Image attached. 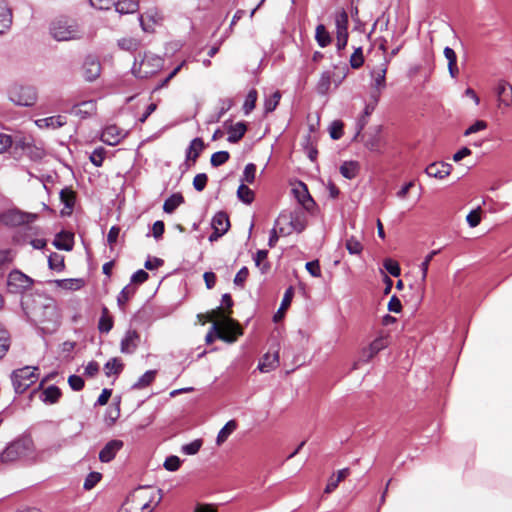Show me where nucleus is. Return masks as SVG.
<instances>
[{"label": "nucleus", "instance_id": "obj_14", "mask_svg": "<svg viewBox=\"0 0 512 512\" xmlns=\"http://www.w3.org/2000/svg\"><path fill=\"white\" fill-rule=\"evenodd\" d=\"M125 136L126 132L123 129L116 125H108L102 131L101 140L110 146H114L117 145Z\"/></svg>", "mask_w": 512, "mask_h": 512}, {"label": "nucleus", "instance_id": "obj_22", "mask_svg": "<svg viewBox=\"0 0 512 512\" xmlns=\"http://www.w3.org/2000/svg\"><path fill=\"white\" fill-rule=\"evenodd\" d=\"M386 72H387V61L382 63L379 67H377L376 69H374L371 72V75L373 78L372 86L378 92H380L386 86Z\"/></svg>", "mask_w": 512, "mask_h": 512}, {"label": "nucleus", "instance_id": "obj_47", "mask_svg": "<svg viewBox=\"0 0 512 512\" xmlns=\"http://www.w3.org/2000/svg\"><path fill=\"white\" fill-rule=\"evenodd\" d=\"M48 265L50 269L60 272L65 267L64 257L58 253H51L48 257Z\"/></svg>", "mask_w": 512, "mask_h": 512}, {"label": "nucleus", "instance_id": "obj_38", "mask_svg": "<svg viewBox=\"0 0 512 512\" xmlns=\"http://www.w3.org/2000/svg\"><path fill=\"white\" fill-rule=\"evenodd\" d=\"M113 328V318L109 315L108 309L104 307L102 309V315L98 322V329L100 333H109Z\"/></svg>", "mask_w": 512, "mask_h": 512}, {"label": "nucleus", "instance_id": "obj_37", "mask_svg": "<svg viewBox=\"0 0 512 512\" xmlns=\"http://www.w3.org/2000/svg\"><path fill=\"white\" fill-rule=\"evenodd\" d=\"M331 83H333L331 72H329V71L323 72L321 74V76L318 80L317 86H316L318 94H320V95L328 94V92L330 90Z\"/></svg>", "mask_w": 512, "mask_h": 512}, {"label": "nucleus", "instance_id": "obj_39", "mask_svg": "<svg viewBox=\"0 0 512 512\" xmlns=\"http://www.w3.org/2000/svg\"><path fill=\"white\" fill-rule=\"evenodd\" d=\"M123 363L119 358H112L104 365V371L106 376L119 375L123 370Z\"/></svg>", "mask_w": 512, "mask_h": 512}, {"label": "nucleus", "instance_id": "obj_46", "mask_svg": "<svg viewBox=\"0 0 512 512\" xmlns=\"http://www.w3.org/2000/svg\"><path fill=\"white\" fill-rule=\"evenodd\" d=\"M10 346V336L8 331L0 324V359H2Z\"/></svg>", "mask_w": 512, "mask_h": 512}, {"label": "nucleus", "instance_id": "obj_30", "mask_svg": "<svg viewBox=\"0 0 512 512\" xmlns=\"http://www.w3.org/2000/svg\"><path fill=\"white\" fill-rule=\"evenodd\" d=\"M60 397L61 390L55 385L48 386L41 394V400L46 404H54L58 402Z\"/></svg>", "mask_w": 512, "mask_h": 512}, {"label": "nucleus", "instance_id": "obj_21", "mask_svg": "<svg viewBox=\"0 0 512 512\" xmlns=\"http://www.w3.org/2000/svg\"><path fill=\"white\" fill-rule=\"evenodd\" d=\"M101 73V65L94 57H87L84 62V76L88 81H94Z\"/></svg>", "mask_w": 512, "mask_h": 512}, {"label": "nucleus", "instance_id": "obj_23", "mask_svg": "<svg viewBox=\"0 0 512 512\" xmlns=\"http://www.w3.org/2000/svg\"><path fill=\"white\" fill-rule=\"evenodd\" d=\"M279 365V354L278 352L274 353H266L261 358L258 369L262 373H268L272 370H274Z\"/></svg>", "mask_w": 512, "mask_h": 512}, {"label": "nucleus", "instance_id": "obj_20", "mask_svg": "<svg viewBox=\"0 0 512 512\" xmlns=\"http://www.w3.org/2000/svg\"><path fill=\"white\" fill-rule=\"evenodd\" d=\"M97 110V104L95 100H86L81 103L74 105L71 109V113L80 118H87L93 115Z\"/></svg>", "mask_w": 512, "mask_h": 512}, {"label": "nucleus", "instance_id": "obj_1", "mask_svg": "<svg viewBox=\"0 0 512 512\" xmlns=\"http://www.w3.org/2000/svg\"><path fill=\"white\" fill-rule=\"evenodd\" d=\"M45 453L46 451H41L36 455L33 439L30 436H21L5 447L0 453V461L2 463H12L22 459H43Z\"/></svg>", "mask_w": 512, "mask_h": 512}, {"label": "nucleus", "instance_id": "obj_2", "mask_svg": "<svg viewBox=\"0 0 512 512\" xmlns=\"http://www.w3.org/2000/svg\"><path fill=\"white\" fill-rule=\"evenodd\" d=\"M307 225V216L302 208L292 211H283L275 222V226L279 227V234L287 236L293 232L301 233Z\"/></svg>", "mask_w": 512, "mask_h": 512}, {"label": "nucleus", "instance_id": "obj_35", "mask_svg": "<svg viewBox=\"0 0 512 512\" xmlns=\"http://www.w3.org/2000/svg\"><path fill=\"white\" fill-rule=\"evenodd\" d=\"M236 428L237 423L235 420L228 421L218 432L216 438L217 445L220 446L221 444H223L229 438V436L236 430Z\"/></svg>", "mask_w": 512, "mask_h": 512}, {"label": "nucleus", "instance_id": "obj_29", "mask_svg": "<svg viewBox=\"0 0 512 512\" xmlns=\"http://www.w3.org/2000/svg\"><path fill=\"white\" fill-rule=\"evenodd\" d=\"M12 15L4 0H0V34L4 33L11 25Z\"/></svg>", "mask_w": 512, "mask_h": 512}, {"label": "nucleus", "instance_id": "obj_8", "mask_svg": "<svg viewBox=\"0 0 512 512\" xmlns=\"http://www.w3.org/2000/svg\"><path fill=\"white\" fill-rule=\"evenodd\" d=\"M36 367L26 366L12 373V383L17 393H23L37 380Z\"/></svg>", "mask_w": 512, "mask_h": 512}, {"label": "nucleus", "instance_id": "obj_28", "mask_svg": "<svg viewBox=\"0 0 512 512\" xmlns=\"http://www.w3.org/2000/svg\"><path fill=\"white\" fill-rule=\"evenodd\" d=\"M388 344V341L385 337L376 338L368 347L366 351H364V357H366L365 361H369L372 359L379 351L384 349Z\"/></svg>", "mask_w": 512, "mask_h": 512}, {"label": "nucleus", "instance_id": "obj_16", "mask_svg": "<svg viewBox=\"0 0 512 512\" xmlns=\"http://www.w3.org/2000/svg\"><path fill=\"white\" fill-rule=\"evenodd\" d=\"M140 336L135 330H128L120 343V350L124 354H132L138 347Z\"/></svg>", "mask_w": 512, "mask_h": 512}, {"label": "nucleus", "instance_id": "obj_17", "mask_svg": "<svg viewBox=\"0 0 512 512\" xmlns=\"http://www.w3.org/2000/svg\"><path fill=\"white\" fill-rule=\"evenodd\" d=\"M452 171V165L444 162H435L428 165L425 169V173L429 177L444 179L449 176Z\"/></svg>", "mask_w": 512, "mask_h": 512}, {"label": "nucleus", "instance_id": "obj_10", "mask_svg": "<svg viewBox=\"0 0 512 512\" xmlns=\"http://www.w3.org/2000/svg\"><path fill=\"white\" fill-rule=\"evenodd\" d=\"M32 284L31 278L24 273L14 270L8 276L7 285L12 293H19L29 288Z\"/></svg>", "mask_w": 512, "mask_h": 512}, {"label": "nucleus", "instance_id": "obj_58", "mask_svg": "<svg viewBox=\"0 0 512 512\" xmlns=\"http://www.w3.org/2000/svg\"><path fill=\"white\" fill-rule=\"evenodd\" d=\"M350 66L354 69L360 68L364 63L363 51L361 47L354 50L350 57Z\"/></svg>", "mask_w": 512, "mask_h": 512}, {"label": "nucleus", "instance_id": "obj_45", "mask_svg": "<svg viewBox=\"0 0 512 512\" xmlns=\"http://www.w3.org/2000/svg\"><path fill=\"white\" fill-rule=\"evenodd\" d=\"M14 256L15 253L12 249L0 250V276L4 274L7 265L12 262Z\"/></svg>", "mask_w": 512, "mask_h": 512}, {"label": "nucleus", "instance_id": "obj_3", "mask_svg": "<svg viewBox=\"0 0 512 512\" xmlns=\"http://www.w3.org/2000/svg\"><path fill=\"white\" fill-rule=\"evenodd\" d=\"M50 33L57 41H70L80 39L83 32L78 23L68 18H59L52 22Z\"/></svg>", "mask_w": 512, "mask_h": 512}, {"label": "nucleus", "instance_id": "obj_24", "mask_svg": "<svg viewBox=\"0 0 512 512\" xmlns=\"http://www.w3.org/2000/svg\"><path fill=\"white\" fill-rule=\"evenodd\" d=\"M204 149V142L201 138H194L186 150V161L195 163L199 155Z\"/></svg>", "mask_w": 512, "mask_h": 512}, {"label": "nucleus", "instance_id": "obj_43", "mask_svg": "<svg viewBox=\"0 0 512 512\" xmlns=\"http://www.w3.org/2000/svg\"><path fill=\"white\" fill-rule=\"evenodd\" d=\"M293 295H294L293 288L289 287L285 291L283 299H282V302H281V305H280L276 315L274 316L275 320H277L278 317H281L282 314L284 313V311L290 306L292 298H293Z\"/></svg>", "mask_w": 512, "mask_h": 512}, {"label": "nucleus", "instance_id": "obj_13", "mask_svg": "<svg viewBox=\"0 0 512 512\" xmlns=\"http://www.w3.org/2000/svg\"><path fill=\"white\" fill-rule=\"evenodd\" d=\"M212 227L214 232L209 237L210 241L219 238L228 231L230 227L228 215L225 212H218L212 219Z\"/></svg>", "mask_w": 512, "mask_h": 512}, {"label": "nucleus", "instance_id": "obj_33", "mask_svg": "<svg viewBox=\"0 0 512 512\" xmlns=\"http://www.w3.org/2000/svg\"><path fill=\"white\" fill-rule=\"evenodd\" d=\"M184 202V198L180 193L172 194L168 197L164 204L163 210L165 213L171 214L173 213L182 203Z\"/></svg>", "mask_w": 512, "mask_h": 512}, {"label": "nucleus", "instance_id": "obj_60", "mask_svg": "<svg viewBox=\"0 0 512 512\" xmlns=\"http://www.w3.org/2000/svg\"><path fill=\"white\" fill-rule=\"evenodd\" d=\"M105 158V149L102 147L96 148L90 155V161L96 166L100 167Z\"/></svg>", "mask_w": 512, "mask_h": 512}, {"label": "nucleus", "instance_id": "obj_56", "mask_svg": "<svg viewBox=\"0 0 512 512\" xmlns=\"http://www.w3.org/2000/svg\"><path fill=\"white\" fill-rule=\"evenodd\" d=\"M202 446V441L200 439H196L188 444H184L181 447V452L186 455H195L198 453Z\"/></svg>", "mask_w": 512, "mask_h": 512}, {"label": "nucleus", "instance_id": "obj_25", "mask_svg": "<svg viewBox=\"0 0 512 512\" xmlns=\"http://www.w3.org/2000/svg\"><path fill=\"white\" fill-rule=\"evenodd\" d=\"M115 10L121 15L132 14L138 11V0H119L114 2Z\"/></svg>", "mask_w": 512, "mask_h": 512}, {"label": "nucleus", "instance_id": "obj_31", "mask_svg": "<svg viewBox=\"0 0 512 512\" xmlns=\"http://www.w3.org/2000/svg\"><path fill=\"white\" fill-rule=\"evenodd\" d=\"M53 245L59 250L70 251L73 248V236L68 233H60L53 241Z\"/></svg>", "mask_w": 512, "mask_h": 512}, {"label": "nucleus", "instance_id": "obj_63", "mask_svg": "<svg viewBox=\"0 0 512 512\" xmlns=\"http://www.w3.org/2000/svg\"><path fill=\"white\" fill-rule=\"evenodd\" d=\"M330 137L334 140H338L343 135V124L340 121H334L329 128Z\"/></svg>", "mask_w": 512, "mask_h": 512}, {"label": "nucleus", "instance_id": "obj_64", "mask_svg": "<svg viewBox=\"0 0 512 512\" xmlns=\"http://www.w3.org/2000/svg\"><path fill=\"white\" fill-rule=\"evenodd\" d=\"M208 177L205 173L197 174L193 179V187L195 190L201 192L204 190L207 184Z\"/></svg>", "mask_w": 512, "mask_h": 512}, {"label": "nucleus", "instance_id": "obj_42", "mask_svg": "<svg viewBox=\"0 0 512 512\" xmlns=\"http://www.w3.org/2000/svg\"><path fill=\"white\" fill-rule=\"evenodd\" d=\"M156 376L155 370H148L146 371L139 379L138 381L133 385L134 389H142L144 387H147L150 385Z\"/></svg>", "mask_w": 512, "mask_h": 512}, {"label": "nucleus", "instance_id": "obj_53", "mask_svg": "<svg viewBox=\"0 0 512 512\" xmlns=\"http://www.w3.org/2000/svg\"><path fill=\"white\" fill-rule=\"evenodd\" d=\"M61 202L66 208L72 209L75 202V195L71 189L65 188L60 191Z\"/></svg>", "mask_w": 512, "mask_h": 512}, {"label": "nucleus", "instance_id": "obj_6", "mask_svg": "<svg viewBox=\"0 0 512 512\" xmlns=\"http://www.w3.org/2000/svg\"><path fill=\"white\" fill-rule=\"evenodd\" d=\"M8 98L17 106L31 107L37 102L38 93L33 86L14 84L8 90Z\"/></svg>", "mask_w": 512, "mask_h": 512}, {"label": "nucleus", "instance_id": "obj_62", "mask_svg": "<svg viewBox=\"0 0 512 512\" xmlns=\"http://www.w3.org/2000/svg\"><path fill=\"white\" fill-rule=\"evenodd\" d=\"M181 465V460L178 456L171 455L164 461V468L168 471H176Z\"/></svg>", "mask_w": 512, "mask_h": 512}, {"label": "nucleus", "instance_id": "obj_12", "mask_svg": "<svg viewBox=\"0 0 512 512\" xmlns=\"http://www.w3.org/2000/svg\"><path fill=\"white\" fill-rule=\"evenodd\" d=\"M163 17L157 9H149L146 13L139 16L140 26L145 32L154 31L155 25L161 23Z\"/></svg>", "mask_w": 512, "mask_h": 512}, {"label": "nucleus", "instance_id": "obj_5", "mask_svg": "<svg viewBox=\"0 0 512 512\" xmlns=\"http://www.w3.org/2000/svg\"><path fill=\"white\" fill-rule=\"evenodd\" d=\"M238 329L236 324L230 318L225 317L223 323L220 325L218 322H214L210 327V330L205 336L207 344L213 343L215 338L222 339L226 342H234L236 340V334Z\"/></svg>", "mask_w": 512, "mask_h": 512}, {"label": "nucleus", "instance_id": "obj_55", "mask_svg": "<svg viewBox=\"0 0 512 512\" xmlns=\"http://www.w3.org/2000/svg\"><path fill=\"white\" fill-rule=\"evenodd\" d=\"M101 478H102L101 473L90 472L84 480L83 488L85 490L93 489L96 486V484L101 480Z\"/></svg>", "mask_w": 512, "mask_h": 512}, {"label": "nucleus", "instance_id": "obj_57", "mask_svg": "<svg viewBox=\"0 0 512 512\" xmlns=\"http://www.w3.org/2000/svg\"><path fill=\"white\" fill-rule=\"evenodd\" d=\"M440 250H433L431 251L424 259V261L420 264V270H421V280L422 282H425L427 278L428 268L431 260L434 256H436Z\"/></svg>", "mask_w": 512, "mask_h": 512}, {"label": "nucleus", "instance_id": "obj_32", "mask_svg": "<svg viewBox=\"0 0 512 512\" xmlns=\"http://www.w3.org/2000/svg\"><path fill=\"white\" fill-rule=\"evenodd\" d=\"M348 14L345 10H340L335 14L336 34H348Z\"/></svg>", "mask_w": 512, "mask_h": 512}, {"label": "nucleus", "instance_id": "obj_18", "mask_svg": "<svg viewBox=\"0 0 512 512\" xmlns=\"http://www.w3.org/2000/svg\"><path fill=\"white\" fill-rule=\"evenodd\" d=\"M67 123V118L64 115L50 116L35 120V125L40 129H58Z\"/></svg>", "mask_w": 512, "mask_h": 512}, {"label": "nucleus", "instance_id": "obj_26", "mask_svg": "<svg viewBox=\"0 0 512 512\" xmlns=\"http://www.w3.org/2000/svg\"><path fill=\"white\" fill-rule=\"evenodd\" d=\"M246 130L247 127L244 122H237L235 124H231L228 127V142L237 143L245 135Z\"/></svg>", "mask_w": 512, "mask_h": 512}, {"label": "nucleus", "instance_id": "obj_7", "mask_svg": "<svg viewBox=\"0 0 512 512\" xmlns=\"http://www.w3.org/2000/svg\"><path fill=\"white\" fill-rule=\"evenodd\" d=\"M151 498L147 488H138L122 504L119 512H150L153 510Z\"/></svg>", "mask_w": 512, "mask_h": 512}, {"label": "nucleus", "instance_id": "obj_15", "mask_svg": "<svg viewBox=\"0 0 512 512\" xmlns=\"http://www.w3.org/2000/svg\"><path fill=\"white\" fill-rule=\"evenodd\" d=\"M123 445V441L121 440H110L99 452V460L102 463H108L112 461L116 454L122 449Z\"/></svg>", "mask_w": 512, "mask_h": 512}, {"label": "nucleus", "instance_id": "obj_9", "mask_svg": "<svg viewBox=\"0 0 512 512\" xmlns=\"http://www.w3.org/2000/svg\"><path fill=\"white\" fill-rule=\"evenodd\" d=\"M163 64L159 56L145 55L139 64L135 63L132 67L133 74L138 78H148L156 73Z\"/></svg>", "mask_w": 512, "mask_h": 512}, {"label": "nucleus", "instance_id": "obj_36", "mask_svg": "<svg viewBox=\"0 0 512 512\" xmlns=\"http://www.w3.org/2000/svg\"><path fill=\"white\" fill-rule=\"evenodd\" d=\"M267 257V250H258L253 257L256 267L259 268L262 274L267 273L270 269V264L267 260Z\"/></svg>", "mask_w": 512, "mask_h": 512}, {"label": "nucleus", "instance_id": "obj_4", "mask_svg": "<svg viewBox=\"0 0 512 512\" xmlns=\"http://www.w3.org/2000/svg\"><path fill=\"white\" fill-rule=\"evenodd\" d=\"M34 315L45 333L54 332L60 324V314L52 300H47L46 303L37 308Z\"/></svg>", "mask_w": 512, "mask_h": 512}, {"label": "nucleus", "instance_id": "obj_19", "mask_svg": "<svg viewBox=\"0 0 512 512\" xmlns=\"http://www.w3.org/2000/svg\"><path fill=\"white\" fill-rule=\"evenodd\" d=\"M35 218H36L35 214H27V213H23V212L16 211V210L8 211L4 215L5 223L14 225V226L25 224V223H30V222L34 221Z\"/></svg>", "mask_w": 512, "mask_h": 512}, {"label": "nucleus", "instance_id": "obj_50", "mask_svg": "<svg viewBox=\"0 0 512 512\" xmlns=\"http://www.w3.org/2000/svg\"><path fill=\"white\" fill-rule=\"evenodd\" d=\"M280 99L281 94L279 91H275L269 98H266L264 102L265 113L274 111L278 106Z\"/></svg>", "mask_w": 512, "mask_h": 512}, {"label": "nucleus", "instance_id": "obj_27", "mask_svg": "<svg viewBox=\"0 0 512 512\" xmlns=\"http://www.w3.org/2000/svg\"><path fill=\"white\" fill-rule=\"evenodd\" d=\"M293 192L296 195V198L298 199L299 203L305 208L309 209L311 205L314 204L313 199L308 193L307 187L300 183L298 187L293 189Z\"/></svg>", "mask_w": 512, "mask_h": 512}, {"label": "nucleus", "instance_id": "obj_51", "mask_svg": "<svg viewBox=\"0 0 512 512\" xmlns=\"http://www.w3.org/2000/svg\"><path fill=\"white\" fill-rule=\"evenodd\" d=\"M257 101V91L252 89L248 92L243 104V111L248 115L254 108Z\"/></svg>", "mask_w": 512, "mask_h": 512}, {"label": "nucleus", "instance_id": "obj_44", "mask_svg": "<svg viewBox=\"0 0 512 512\" xmlns=\"http://www.w3.org/2000/svg\"><path fill=\"white\" fill-rule=\"evenodd\" d=\"M237 197L245 204H251L254 200V192L245 184H241L237 190Z\"/></svg>", "mask_w": 512, "mask_h": 512}, {"label": "nucleus", "instance_id": "obj_40", "mask_svg": "<svg viewBox=\"0 0 512 512\" xmlns=\"http://www.w3.org/2000/svg\"><path fill=\"white\" fill-rule=\"evenodd\" d=\"M315 39L318 45L322 48L327 47L331 43V37L326 27L323 24H319L316 27Z\"/></svg>", "mask_w": 512, "mask_h": 512}, {"label": "nucleus", "instance_id": "obj_54", "mask_svg": "<svg viewBox=\"0 0 512 512\" xmlns=\"http://www.w3.org/2000/svg\"><path fill=\"white\" fill-rule=\"evenodd\" d=\"M229 152L227 151H218L212 154L210 162L213 167H218L223 165L229 160Z\"/></svg>", "mask_w": 512, "mask_h": 512}, {"label": "nucleus", "instance_id": "obj_52", "mask_svg": "<svg viewBox=\"0 0 512 512\" xmlns=\"http://www.w3.org/2000/svg\"><path fill=\"white\" fill-rule=\"evenodd\" d=\"M345 246L350 254L358 255L363 250L362 243L354 236H351L346 240Z\"/></svg>", "mask_w": 512, "mask_h": 512}, {"label": "nucleus", "instance_id": "obj_41", "mask_svg": "<svg viewBox=\"0 0 512 512\" xmlns=\"http://www.w3.org/2000/svg\"><path fill=\"white\" fill-rule=\"evenodd\" d=\"M57 286L65 290H79L84 282L82 279H61L56 280Z\"/></svg>", "mask_w": 512, "mask_h": 512}, {"label": "nucleus", "instance_id": "obj_49", "mask_svg": "<svg viewBox=\"0 0 512 512\" xmlns=\"http://www.w3.org/2000/svg\"><path fill=\"white\" fill-rule=\"evenodd\" d=\"M118 47L125 51H136L139 47V41L132 37L121 38L117 42Z\"/></svg>", "mask_w": 512, "mask_h": 512}, {"label": "nucleus", "instance_id": "obj_61", "mask_svg": "<svg viewBox=\"0 0 512 512\" xmlns=\"http://www.w3.org/2000/svg\"><path fill=\"white\" fill-rule=\"evenodd\" d=\"M383 265L387 272L392 276L398 277L400 275L401 269L397 261L392 259H386Z\"/></svg>", "mask_w": 512, "mask_h": 512}, {"label": "nucleus", "instance_id": "obj_59", "mask_svg": "<svg viewBox=\"0 0 512 512\" xmlns=\"http://www.w3.org/2000/svg\"><path fill=\"white\" fill-rule=\"evenodd\" d=\"M256 174V165L253 163H249L245 166L242 176V182H247L249 184L253 183L255 180Z\"/></svg>", "mask_w": 512, "mask_h": 512}, {"label": "nucleus", "instance_id": "obj_11", "mask_svg": "<svg viewBox=\"0 0 512 512\" xmlns=\"http://www.w3.org/2000/svg\"><path fill=\"white\" fill-rule=\"evenodd\" d=\"M495 92L500 109H506L512 106V85L509 82L499 80Z\"/></svg>", "mask_w": 512, "mask_h": 512}, {"label": "nucleus", "instance_id": "obj_34", "mask_svg": "<svg viewBox=\"0 0 512 512\" xmlns=\"http://www.w3.org/2000/svg\"><path fill=\"white\" fill-rule=\"evenodd\" d=\"M359 172V163L356 161H345L340 166V173L346 179H353Z\"/></svg>", "mask_w": 512, "mask_h": 512}, {"label": "nucleus", "instance_id": "obj_48", "mask_svg": "<svg viewBox=\"0 0 512 512\" xmlns=\"http://www.w3.org/2000/svg\"><path fill=\"white\" fill-rule=\"evenodd\" d=\"M136 288L135 286L128 284L125 286L117 297V302L120 307H123L126 302L135 294Z\"/></svg>", "mask_w": 512, "mask_h": 512}]
</instances>
